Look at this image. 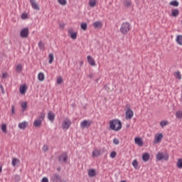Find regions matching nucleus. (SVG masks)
Segmentation results:
<instances>
[{
  "mask_svg": "<svg viewBox=\"0 0 182 182\" xmlns=\"http://www.w3.org/2000/svg\"><path fill=\"white\" fill-rule=\"evenodd\" d=\"M122 121L119 119H112L109 122V127L111 130H114V132H119V130H122Z\"/></svg>",
  "mask_w": 182,
  "mask_h": 182,
  "instance_id": "1",
  "label": "nucleus"
},
{
  "mask_svg": "<svg viewBox=\"0 0 182 182\" xmlns=\"http://www.w3.org/2000/svg\"><path fill=\"white\" fill-rule=\"evenodd\" d=\"M130 29V23H129V22H124L121 25L120 32L122 33V35H127Z\"/></svg>",
  "mask_w": 182,
  "mask_h": 182,
  "instance_id": "2",
  "label": "nucleus"
},
{
  "mask_svg": "<svg viewBox=\"0 0 182 182\" xmlns=\"http://www.w3.org/2000/svg\"><path fill=\"white\" fill-rule=\"evenodd\" d=\"M45 120V114L43 112L41 113V115L33 122L34 127H41L42 126V122Z\"/></svg>",
  "mask_w": 182,
  "mask_h": 182,
  "instance_id": "3",
  "label": "nucleus"
},
{
  "mask_svg": "<svg viewBox=\"0 0 182 182\" xmlns=\"http://www.w3.org/2000/svg\"><path fill=\"white\" fill-rule=\"evenodd\" d=\"M68 153L63 152L61 155L58 156L59 163H68Z\"/></svg>",
  "mask_w": 182,
  "mask_h": 182,
  "instance_id": "4",
  "label": "nucleus"
},
{
  "mask_svg": "<svg viewBox=\"0 0 182 182\" xmlns=\"http://www.w3.org/2000/svg\"><path fill=\"white\" fill-rule=\"evenodd\" d=\"M134 114V112H133V110H132L130 108H128L127 110L126 111L125 119L127 120H132Z\"/></svg>",
  "mask_w": 182,
  "mask_h": 182,
  "instance_id": "5",
  "label": "nucleus"
},
{
  "mask_svg": "<svg viewBox=\"0 0 182 182\" xmlns=\"http://www.w3.org/2000/svg\"><path fill=\"white\" fill-rule=\"evenodd\" d=\"M156 159L159 160V161H161V160H168V155H164L163 153H158L156 155Z\"/></svg>",
  "mask_w": 182,
  "mask_h": 182,
  "instance_id": "6",
  "label": "nucleus"
},
{
  "mask_svg": "<svg viewBox=\"0 0 182 182\" xmlns=\"http://www.w3.org/2000/svg\"><path fill=\"white\" fill-rule=\"evenodd\" d=\"M92 123V121L84 120L80 123V127L81 129H87V127H90Z\"/></svg>",
  "mask_w": 182,
  "mask_h": 182,
  "instance_id": "7",
  "label": "nucleus"
},
{
  "mask_svg": "<svg viewBox=\"0 0 182 182\" xmlns=\"http://www.w3.org/2000/svg\"><path fill=\"white\" fill-rule=\"evenodd\" d=\"M20 36L21 38H28L29 36V28H25L22 29L20 32Z\"/></svg>",
  "mask_w": 182,
  "mask_h": 182,
  "instance_id": "8",
  "label": "nucleus"
},
{
  "mask_svg": "<svg viewBox=\"0 0 182 182\" xmlns=\"http://www.w3.org/2000/svg\"><path fill=\"white\" fill-rule=\"evenodd\" d=\"M53 182H60L62 181V176L59 173H54L50 178Z\"/></svg>",
  "mask_w": 182,
  "mask_h": 182,
  "instance_id": "9",
  "label": "nucleus"
},
{
  "mask_svg": "<svg viewBox=\"0 0 182 182\" xmlns=\"http://www.w3.org/2000/svg\"><path fill=\"white\" fill-rule=\"evenodd\" d=\"M163 139V134H156L155 135L154 143V144H157V143H160Z\"/></svg>",
  "mask_w": 182,
  "mask_h": 182,
  "instance_id": "10",
  "label": "nucleus"
},
{
  "mask_svg": "<svg viewBox=\"0 0 182 182\" xmlns=\"http://www.w3.org/2000/svg\"><path fill=\"white\" fill-rule=\"evenodd\" d=\"M30 3L33 9H35V11H39V5H38L36 0H30Z\"/></svg>",
  "mask_w": 182,
  "mask_h": 182,
  "instance_id": "11",
  "label": "nucleus"
},
{
  "mask_svg": "<svg viewBox=\"0 0 182 182\" xmlns=\"http://www.w3.org/2000/svg\"><path fill=\"white\" fill-rule=\"evenodd\" d=\"M68 34L70 35L71 39L75 40L77 38V33L73 32V28H70L68 30Z\"/></svg>",
  "mask_w": 182,
  "mask_h": 182,
  "instance_id": "12",
  "label": "nucleus"
},
{
  "mask_svg": "<svg viewBox=\"0 0 182 182\" xmlns=\"http://www.w3.org/2000/svg\"><path fill=\"white\" fill-rule=\"evenodd\" d=\"M72 123L70 122V120L69 119H65L63 122L62 127L63 129H69L70 127V124Z\"/></svg>",
  "mask_w": 182,
  "mask_h": 182,
  "instance_id": "13",
  "label": "nucleus"
},
{
  "mask_svg": "<svg viewBox=\"0 0 182 182\" xmlns=\"http://www.w3.org/2000/svg\"><path fill=\"white\" fill-rule=\"evenodd\" d=\"M102 153L103 152H102V150L100 149H95L92 151V157H99V156H101Z\"/></svg>",
  "mask_w": 182,
  "mask_h": 182,
  "instance_id": "14",
  "label": "nucleus"
},
{
  "mask_svg": "<svg viewBox=\"0 0 182 182\" xmlns=\"http://www.w3.org/2000/svg\"><path fill=\"white\" fill-rule=\"evenodd\" d=\"M87 62L91 65V66H96V63L95 62V59L92 58V56L88 55L87 58Z\"/></svg>",
  "mask_w": 182,
  "mask_h": 182,
  "instance_id": "15",
  "label": "nucleus"
},
{
  "mask_svg": "<svg viewBox=\"0 0 182 182\" xmlns=\"http://www.w3.org/2000/svg\"><path fill=\"white\" fill-rule=\"evenodd\" d=\"M48 119L50 122H53V120H55V113H53L52 111L48 112Z\"/></svg>",
  "mask_w": 182,
  "mask_h": 182,
  "instance_id": "16",
  "label": "nucleus"
},
{
  "mask_svg": "<svg viewBox=\"0 0 182 182\" xmlns=\"http://www.w3.org/2000/svg\"><path fill=\"white\" fill-rule=\"evenodd\" d=\"M93 26L95 29H100L103 26V24L100 21H95L93 23Z\"/></svg>",
  "mask_w": 182,
  "mask_h": 182,
  "instance_id": "17",
  "label": "nucleus"
},
{
  "mask_svg": "<svg viewBox=\"0 0 182 182\" xmlns=\"http://www.w3.org/2000/svg\"><path fill=\"white\" fill-rule=\"evenodd\" d=\"M27 126H28V122L26 121L18 124V127H19V129H21V130H25V129H26Z\"/></svg>",
  "mask_w": 182,
  "mask_h": 182,
  "instance_id": "18",
  "label": "nucleus"
},
{
  "mask_svg": "<svg viewBox=\"0 0 182 182\" xmlns=\"http://www.w3.org/2000/svg\"><path fill=\"white\" fill-rule=\"evenodd\" d=\"M135 144H138L140 147L143 146V141L141 140V138L140 137H136L134 139Z\"/></svg>",
  "mask_w": 182,
  "mask_h": 182,
  "instance_id": "19",
  "label": "nucleus"
},
{
  "mask_svg": "<svg viewBox=\"0 0 182 182\" xmlns=\"http://www.w3.org/2000/svg\"><path fill=\"white\" fill-rule=\"evenodd\" d=\"M142 160L143 161L147 162L149 160H150V155L149 153H144L142 155Z\"/></svg>",
  "mask_w": 182,
  "mask_h": 182,
  "instance_id": "20",
  "label": "nucleus"
},
{
  "mask_svg": "<svg viewBox=\"0 0 182 182\" xmlns=\"http://www.w3.org/2000/svg\"><path fill=\"white\" fill-rule=\"evenodd\" d=\"M88 176H89V177H95L96 176V170L90 169L88 171Z\"/></svg>",
  "mask_w": 182,
  "mask_h": 182,
  "instance_id": "21",
  "label": "nucleus"
},
{
  "mask_svg": "<svg viewBox=\"0 0 182 182\" xmlns=\"http://www.w3.org/2000/svg\"><path fill=\"white\" fill-rule=\"evenodd\" d=\"M180 14V11L178 9H173L171 12V16L176 18V16H178V14Z\"/></svg>",
  "mask_w": 182,
  "mask_h": 182,
  "instance_id": "22",
  "label": "nucleus"
},
{
  "mask_svg": "<svg viewBox=\"0 0 182 182\" xmlns=\"http://www.w3.org/2000/svg\"><path fill=\"white\" fill-rule=\"evenodd\" d=\"M38 80H40V82H43V80H45V75L43 74V73H38Z\"/></svg>",
  "mask_w": 182,
  "mask_h": 182,
  "instance_id": "23",
  "label": "nucleus"
},
{
  "mask_svg": "<svg viewBox=\"0 0 182 182\" xmlns=\"http://www.w3.org/2000/svg\"><path fill=\"white\" fill-rule=\"evenodd\" d=\"M26 86L25 85H22L20 87V93H21V95H25V93H26Z\"/></svg>",
  "mask_w": 182,
  "mask_h": 182,
  "instance_id": "24",
  "label": "nucleus"
},
{
  "mask_svg": "<svg viewBox=\"0 0 182 182\" xmlns=\"http://www.w3.org/2000/svg\"><path fill=\"white\" fill-rule=\"evenodd\" d=\"M132 166L134 167V168H136V170L140 168V166H139V162L134 159L133 161H132Z\"/></svg>",
  "mask_w": 182,
  "mask_h": 182,
  "instance_id": "25",
  "label": "nucleus"
},
{
  "mask_svg": "<svg viewBox=\"0 0 182 182\" xmlns=\"http://www.w3.org/2000/svg\"><path fill=\"white\" fill-rule=\"evenodd\" d=\"M176 42L178 44L181 45L182 46V36L179 35L176 37Z\"/></svg>",
  "mask_w": 182,
  "mask_h": 182,
  "instance_id": "26",
  "label": "nucleus"
},
{
  "mask_svg": "<svg viewBox=\"0 0 182 182\" xmlns=\"http://www.w3.org/2000/svg\"><path fill=\"white\" fill-rule=\"evenodd\" d=\"M169 5L171 6H178L180 5V3L177 1V0H173L169 3Z\"/></svg>",
  "mask_w": 182,
  "mask_h": 182,
  "instance_id": "27",
  "label": "nucleus"
},
{
  "mask_svg": "<svg viewBox=\"0 0 182 182\" xmlns=\"http://www.w3.org/2000/svg\"><path fill=\"white\" fill-rule=\"evenodd\" d=\"M124 6H127V8H129V6H132V1L130 0H124Z\"/></svg>",
  "mask_w": 182,
  "mask_h": 182,
  "instance_id": "28",
  "label": "nucleus"
},
{
  "mask_svg": "<svg viewBox=\"0 0 182 182\" xmlns=\"http://www.w3.org/2000/svg\"><path fill=\"white\" fill-rule=\"evenodd\" d=\"M38 48L40 50H45V44L42 41H40L38 43Z\"/></svg>",
  "mask_w": 182,
  "mask_h": 182,
  "instance_id": "29",
  "label": "nucleus"
},
{
  "mask_svg": "<svg viewBox=\"0 0 182 182\" xmlns=\"http://www.w3.org/2000/svg\"><path fill=\"white\" fill-rule=\"evenodd\" d=\"M174 76L176 79H178V80H181V73L180 71L176 72Z\"/></svg>",
  "mask_w": 182,
  "mask_h": 182,
  "instance_id": "30",
  "label": "nucleus"
},
{
  "mask_svg": "<svg viewBox=\"0 0 182 182\" xmlns=\"http://www.w3.org/2000/svg\"><path fill=\"white\" fill-rule=\"evenodd\" d=\"M89 5L91 8H95L96 6V0H90Z\"/></svg>",
  "mask_w": 182,
  "mask_h": 182,
  "instance_id": "31",
  "label": "nucleus"
},
{
  "mask_svg": "<svg viewBox=\"0 0 182 182\" xmlns=\"http://www.w3.org/2000/svg\"><path fill=\"white\" fill-rule=\"evenodd\" d=\"M17 163H19V159H18L17 158H14L12 159V162H11L12 166L14 167H15V166H16Z\"/></svg>",
  "mask_w": 182,
  "mask_h": 182,
  "instance_id": "32",
  "label": "nucleus"
},
{
  "mask_svg": "<svg viewBox=\"0 0 182 182\" xmlns=\"http://www.w3.org/2000/svg\"><path fill=\"white\" fill-rule=\"evenodd\" d=\"M49 58V63H53V59H54V56H53V53H50L48 55Z\"/></svg>",
  "mask_w": 182,
  "mask_h": 182,
  "instance_id": "33",
  "label": "nucleus"
},
{
  "mask_svg": "<svg viewBox=\"0 0 182 182\" xmlns=\"http://www.w3.org/2000/svg\"><path fill=\"white\" fill-rule=\"evenodd\" d=\"M1 131L3 133H8V131L6 130V124H1Z\"/></svg>",
  "mask_w": 182,
  "mask_h": 182,
  "instance_id": "34",
  "label": "nucleus"
},
{
  "mask_svg": "<svg viewBox=\"0 0 182 182\" xmlns=\"http://www.w3.org/2000/svg\"><path fill=\"white\" fill-rule=\"evenodd\" d=\"M167 124H168V122H167V121H161L160 122L161 127H166V126H167Z\"/></svg>",
  "mask_w": 182,
  "mask_h": 182,
  "instance_id": "35",
  "label": "nucleus"
},
{
  "mask_svg": "<svg viewBox=\"0 0 182 182\" xmlns=\"http://www.w3.org/2000/svg\"><path fill=\"white\" fill-rule=\"evenodd\" d=\"M81 29H82V31H86L87 29V23H81Z\"/></svg>",
  "mask_w": 182,
  "mask_h": 182,
  "instance_id": "36",
  "label": "nucleus"
},
{
  "mask_svg": "<svg viewBox=\"0 0 182 182\" xmlns=\"http://www.w3.org/2000/svg\"><path fill=\"white\" fill-rule=\"evenodd\" d=\"M16 72H18V73L22 72V65L18 64L16 66Z\"/></svg>",
  "mask_w": 182,
  "mask_h": 182,
  "instance_id": "37",
  "label": "nucleus"
},
{
  "mask_svg": "<svg viewBox=\"0 0 182 182\" xmlns=\"http://www.w3.org/2000/svg\"><path fill=\"white\" fill-rule=\"evenodd\" d=\"M21 107L23 110H26V107H28V104L26 103V102H23L21 103Z\"/></svg>",
  "mask_w": 182,
  "mask_h": 182,
  "instance_id": "38",
  "label": "nucleus"
},
{
  "mask_svg": "<svg viewBox=\"0 0 182 182\" xmlns=\"http://www.w3.org/2000/svg\"><path fill=\"white\" fill-rule=\"evenodd\" d=\"M58 4H60V5H63V6L66 5L67 4L66 0H58Z\"/></svg>",
  "mask_w": 182,
  "mask_h": 182,
  "instance_id": "39",
  "label": "nucleus"
},
{
  "mask_svg": "<svg viewBox=\"0 0 182 182\" xmlns=\"http://www.w3.org/2000/svg\"><path fill=\"white\" fill-rule=\"evenodd\" d=\"M177 166L178 168H182V159H178Z\"/></svg>",
  "mask_w": 182,
  "mask_h": 182,
  "instance_id": "40",
  "label": "nucleus"
},
{
  "mask_svg": "<svg viewBox=\"0 0 182 182\" xmlns=\"http://www.w3.org/2000/svg\"><path fill=\"white\" fill-rule=\"evenodd\" d=\"M116 156H117V153L116 151H112L110 154V157L111 159H114L116 157Z\"/></svg>",
  "mask_w": 182,
  "mask_h": 182,
  "instance_id": "41",
  "label": "nucleus"
},
{
  "mask_svg": "<svg viewBox=\"0 0 182 182\" xmlns=\"http://www.w3.org/2000/svg\"><path fill=\"white\" fill-rule=\"evenodd\" d=\"M57 83L58 85H60L61 83H63V79H62L60 77H58Z\"/></svg>",
  "mask_w": 182,
  "mask_h": 182,
  "instance_id": "42",
  "label": "nucleus"
},
{
  "mask_svg": "<svg viewBox=\"0 0 182 182\" xmlns=\"http://www.w3.org/2000/svg\"><path fill=\"white\" fill-rule=\"evenodd\" d=\"M176 117H178V119L182 118V112H176Z\"/></svg>",
  "mask_w": 182,
  "mask_h": 182,
  "instance_id": "43",
  "label": "nucleus"
},
{
  "mask_svg": "<svg viewBox=\"0 0 182 182\" xmlns=\"http://www.w3.org/2000/svg\"><path fill=\"white\" fill-rule=\"evenodd\" d=\"M48 150H49V147L48 146V145H44L43 146V151L46 152V151H48Z\"/></svg>",
  "mask_w": 182,
  "mask_h": 182,
  "instance_id": "44",
  "label": "nucleus"
},
{
  "mask_svg": "<svg viewBox=\"0 0 182 182\" xmlns=\"http://www.w3.org/2000/svg\"><path fill=\"white\" fill-rule=\"evenodd\" d=\"M113 143H114V144H119V143H120V141H119V139H116V138H114V139H113Z\"/></svg>",
  "mask_w": 182,
  "mask_h": 182,
  "instance_id": "45",
  "label": "nucleus"
},
{
  "mask_svg": "<svg viewBox=\"0 0 182 182\" xmlns=\"http://www.w3.org/2000/svg\"><path fill=\"white\" fill-rule=\"evenodd\" d=\"M9 76V75H8V73H3L2 79H6Z\"/></svg>",
  "mask_w": 182,
  "mask_h": 182,
  "instance_id": "46",
  "label": "nucleus"
},
{
  "mask_svg": "<svg viewBox=\"0 0 182 182\" xmlns=\"http://www.w3.org/2000/svg\"><path fill=\"white\" fill-rule=\"evenodd\" d=\"M66 24H65V23H60L59 26L60 28V29H63V28H65Z\"/></svg>",
  "mask_w": 182,
  "mask_h": 182,
  "instance_id": "47",
  "label": "nucleus"
},
{
  "mask_svg": "<svg viewBox=\"0 0 182 182\" xmlns=\"http://www.w3.org/2000/svg\"><path fill=\"white\" fill-rule=\"evenodd\" d=\"M41 182H49V180L48 179V178L44 177L42 178Z\"/></svg>",
  "mask_w": 182,
  "mask_h": 182,
  "instance_id": "48",
  "label": "nucleus"
},
{
  "mask_svg": "<svg viewBox=\"0 0 182 182\" xmlns=\"http://www.w3.org/2000/svg\"><path fill=\"white\" fill-rule=\"evenodd\" d=\"M11 114H15V107H11Z\"/></svg>",
  "mask_w": 182,
  "mask_h": 182,
  "instance_id": "49",
  "label": "nucleus"
},
{
  "mask_svg": "<svg viewBox=\"0 0 182 182\" xmlns=\"http://www.w3.org/2000/svg\"><path fill=\"white\" fill-rule=\"evenodd\" d=\"M15 180H16V181H19V180H21V176L16 175L15 176Z\"/></svg>",
  "mask_w": 182,
  "mask_h": 182,
  "instance_id": "50",
  "label": "nucleus"
},
{
  "mask_svg": "<svg viewBox=\"0 0 182 182\" xmlns=\"http://www.w3.org/2000/svg\"><path fill=\"white\" fill-rule=\"evenodd\" d=\"M21 18H22V19H26V14H23L21 15Z\"/></svg>",
  "mask_w": 182,
  "mask_h": 182,
  "instance_id": "51",
  "label": "nucleus"
},
{
  "mask_svg": "<svg viewBox=\"0 0 182 182\" xmlns=\"http://www.w3.org/2000/svg\"><path fill=\"white\" fill-rule=\"evenodd\" d=\"M104 89H105V90H107V92H109V87H107V85H105V87H104Z\"/></svg>",
  "mask_w": 182,
  "mask_h": 182,
  "instance_id": "52",
  "label": "nucleus"
},
{
  "mask_svg": "<svg viewBox=\"0 0 182 182\" xmlns=\"http://www.w3.org/2000/svg\"><path fill=\"white\" fill-rule=\"evenodd\" d=\"M89 77H90L91 79L93 77V74H92V73H90V75H89Z\"/></svg>",
  "mask_w": 182,
  "mask_h": 182,
  "instance_id": "53",
  "label": "nucleus"
},
{
  "mask_svg": "<svg viewBox=\"0 0 182 182\" xmlns=\"http://www.w3.org/2000/svg\"><path fill=\"white\" fill-rule=\"evenodd\" d=\"M83 65V61L80 62V65L82 66Z\"/></svg>",
  "mask_w": 182,
  "mask_h": 182,
  "instance_id": "54",
  "label": "nucleus"
},
{
  "mask_svg": "<svg viewBox=\"0 0 182 182\" xmlns=\"http://www.w3.org/2000/svg\"><path fill=\"white\" fill-rule=\"evenodd\" d=\"M0 173H2V167L0 166Z\"/></svg>",
  "mask_w": 182,
  "mask_h": 182,
  "instance_id": "55",
  "label": "nucleus"
},
{
  "mask_svg": "<svg viewBox=\"0 0 182 182\" xmlns=\"http://www.w3.org/2000/svg\"><path fill=\"white\" fill-rule=\"evenodd\" d=\"M1 90H4V87L2 85L0 86Z\"/></svg>",
  "mask_w": 182,
  "mask_h": 182,
  "instance_id": "56",
  "label": "nucleus"
},
{
  "mask_svg": "<svg viewBox=\"0 0 182 182\" xmlns=\"http://www.w3.org/2000/svg\"><path fill=\"white\" fill-rule=\"evenodd\" d=\"M57 170L58 171H60V168H58Z\"/></svg>",
  "mask_w": 182,
  "mask_h": 182,
  "instance_id": "57",
  "label": "nucleus"
},
{
  "mask_svg": "<svg viewBox=\"0 0 182 182\" xmlns=\"http://www.w3.org/2000/svg\"><path fill=\"white\" fill-rule=\"evenodd\" d=\"M2 93H3V95L5 93V92H4V90H2Z\"/></svg>",
  "mask_w": 182,
  "mask_h": 182,
  "instance_id": "58",
  "label": "nucleus"
},
{
  "mask_svg": "<svg viewBox=\"0 0 182 182\" xmlns=\"http://www.w3.org/2000/svg\"><path fill=\"white\" fill-rule=\"evenodd\" d=\"M121 182H126V181H121Z\"/></svg>",
  "mask_w": 182,
  "mask_h": 182,
  "instance_id": "59",
  "label": "nucleus"
}]
</instances>
